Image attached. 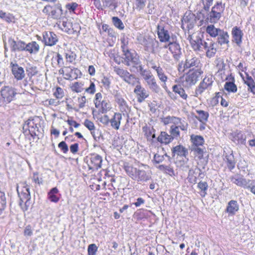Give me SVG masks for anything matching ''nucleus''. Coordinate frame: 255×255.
<instances>
[{"mask_svg":"<svg viewBox=\"0 0 255 255\" xmlns=\"http://www.w3.org/2000/svg\"><path fill=\"white\" fill-rule=\"evenodd\" d=\"M22 189L21 191H19L18 186L16 187V190L20 198L19 206L23 211H26L29 206V201L31 198L29 187L26 182L20 183Z\"/></svg>","mask_w":255,"mask_h":255,"instance_id":"1","label":"nucleus"},{"mask_svg":"<svg viewBox=\"0 0 255 255\" xmlns=\"http://www.w3.org/2000/svg\"><path fill=\"white\" fill-rule=\"evenodd\" d=\"M128 41L125 40L122 41L121 47L124 53V62L127 66H130L131 65H138L140 61L138 57H137L134 51L131 52L128 46Z\"/></svg>","mask_w":255,"mask_h":255,"instance_id":"2","label":"nucleus"},{"mask_svg":"<svg viewBox=\"0 0 255 255\" xmlns=\"http://www.w3.org/2000/svg\"><path fill=\"white\" fill-rule=\"evenodd\" d=\"M114 72L130 86H134L139 83L138 78L126 70L119 67H114Z\"/></svg>","mask_w":255,"mask_h":255,"instance_id":"3","label":"nucleus"},{"mask_svg":"<svg viewBox=\"0 0 255 255\" xmlns=\"http://www.w3.org/2000/svg\"><path fill=\"white\" fill-rule=\"evenodd\" d=\"M202 73V71L199 69L195 70H190L184 76L182 81L183 85L188 87L195 85Z\"/></svg>","mask_w":255,"mask_h":255,"instance_id":"4","label":"nucleus"},{"mask_svg":"<svg viewBox=\"0 0 255 255\" xmlns=\"http://www.w3.org/2000/svg\"><path fill=\"white\" fill-rule=\"evenodd\" d=\"M200 64V60L194 55H188L184 62L182 61L178 65L179 72H184L185 69L198 67Z\"/></svg>","mask_w":255,"mask_h":255,"instance_id":"5","label":"nucleus"},{"mask_svg":"<svg viewBox=\"0 0 255 255\" xmlns=\"http://www.w3.org/2000/svg\"><path fill=\"white\" fill-rule=\"evenodd\" d=\"M191 46L193 49L195 51H201L202 47L204 43V40H203V35L200 33H195L189 35L188 37Z\"/></svg>","mask_w":255,"mask_h":255,"instance_id":"6","label":"nucleus"},{"mask_svg":"<svg viewBox=\"0 0 255 255\" xmlns=\"http://www.w3.org/2000/svg\"><path fill=\"white\" fill-rule=\"evenodd\" d=\"M214 82V77L212 75H208L205 76L202 81L196 88L195 92V96L198 97L205 91V90L210 88Z\"/></svg>","mask_w":255,"mask_h":255,"instance_id":"7","label":"nucleus"},{"mask_svg":"<svg viewBox=\"0 0 255 255\" xmlns=\"http://www.w3.org/2000/svg\"><path fill=\"white\" fill-rule=\"evenodd\" d=\"M39 119L37 118L35 119H29L26 121L23 126V129L26 132L27 130L32 136L36 134V131H39Z\"/></svg>","mask_w":255,"mask_h":255,"instance_id":"8","label":"nucleus"},{"mask_svg":"<svg viewBox=\"0 0 255 255\" xmlns=\"http://www.w3.org/2000/svg\"><path fill=\"white\" fill-rule=\"evenodd\" d=\"M87 158L90 169L98 170L101 167L103 161L101 156L96 153H93L90 154L87 157Z\"/></svg>","mask_w":255,"mask_h":255,"instance_id":"9","label":"nucleus"},{"mask_svg":"<svg viewBox=\"0 0 255 255\" xmlns=\"http://www.w3.org/2000/svg\"><path fill=\"white\" fill-rule=\"evenodd\" d=\"M1 96L3 101L6 103H10L12 101L16 93L14 89L10 86H4L0 90Z\"/></svg>","mask_w":255,"mask_h":255,"instance_id":"10","label":"nucleus"},{"mask_svg":"<svg viewBox=\"0 0 255 255\" xmlns=\"http://www.w3.org/2000/svg\"><path fill=\"white\" fill-rule=\"evenodd\" d=\"M10 68L12 75L17 80H21L25 77V73L23 68L20 66L16 61L10 63Z\"/></svg>","mask_w":255,"mask_h":255,"instance_id":"11","label":"nucleus"},{"mask_svg":"<svg viewBox=\"0 0 255 255\" xmlns=\"http://www.w3.org/2000/svg\"><path fill=\"white\" fill-rule=\"evenodd\" d=\"M216 43L215 42L209 39L205 41L202 47V51L203 50L206 51V55L208 58L214 57L217 52V48L215 47Z\"/></svg>","mask_w":255,"mask_h":255,"instance_id":"12","label":"nucleus"},{"mask_svg":"<svg viewBox=\"0 0 255 255\" xmlns=\"http://www.w3.org/2000/svg\"><path fill=\"white\" fill-rule=\"evenodd\" d=\"M143 79L145 81L147 86L152 92L155 93H158L160 92V88L152 73L148 75H145Z\"/></svg>","mask_w":255,"mask_h":255,"instance_id":"13","label":"nucleus"},{"mask_svg":"<svg viewBox=\"0 0 255 255\" xmlns=\"http://www.w3.org/2000/svg\"><path fill=\"white\" fill-rule=\"evenodd\" d=\"M42 36L43 42L47 46H52L55 45L58 41L56 34L52 31H44Z\"/></svg>","mask_w":255,"mask_h":255,"instance_id":"14","label":"nucleus"},{"mask_svg":"<svg viewBox=\"0 0 255 255\" xmlns=\"http://www.w3.org/2000/svg\"><path fill=\"white\" fill-rule=\"evenodd\" d=\"M159 42L155 38H148L144 43L145 49L153 54H156L158 51Z\"/></svg>","mask_w":255,"mask_h":255,"instance_id":"15","label":"nucleus"},{"mask_svg":"<svg viewBox=\"0 0 255 255\" xmlns=\"http://www.w3.org/2000/svg\"><path fill=\"white\" fill-rule=\"evenodd\" d=\"M168 49L173 55V58L178 60L182 54L181 49L180 45L177 42H169L168 44Z\"/></svg>","mask_w":255,"mask_h":255,"instance_id":"16","label":"nucleus"},{"mask_svg":"<svg viewBox=\"0 0 255 255\" xmlns=\"http://www.w3.org/2000/svg\"><path fill=\"white\" fill-rule=\"evenodd\" d=\"M134 93L138 96L137 101L140 103L143 102L149 96L147 91L141 87L140 82L135 86Z\"/></svg>","mask_w":255,"mask_h":255,"instance_id":"17","label":"nucleus"},{"mask_svg":"<svg viewBox=\"0 0 255 255\" xmlns=\"http://www.w3.org/2000/svg\"><path fill=\"white\" fill-rule=\"evenodd\" d=\"M243 32L241 29L237 26H235L232 30V41L240 46L242 43Z\"/></svg>","mask_w":255,"mask_h":255,"instance_id":"18","label":"nucleus"},{"mask_svg":"<svg viewBox=\"0 0 255 255\" xmlns=\"http://www.w3.org/2000/svg\"><path fill=\"white\" fill-rule=\"evenodd\" d=\"M158 38L161 42H169L170 35L168 30L165 29L162 25H158L157 27Z\"/></svg>","mask_w":255,"mask_h":255,"instance_id":"19","label":"nucleus"},{"mask_svg":"<svg viewBox=\"0 0 255 255\" xmlns=\"http://www.w3.org/2000/svg\"><path fill=\"white\" fill-rule=\"evenodd\" d=\"M217 42L220 45L224 44L229 45V35L227 31L221 29L218 34Z\"/></svg>","mask_w":255,"mask_h":255,"instance_id":"20","label":"nucleus"},{"mask_svg":"<svg viewBox=\"0 0 255 255\" xmlns=\"http://www.w3.org/2000/svg\"><path fill=\"white\" fill-rule=\"evenodd\" d=\"M231 181L232 183L236 184L237 185L247 188V185L250 183L251 180L248 181L245 178L240 177L238 175L233 176L231 178Z\"/></svg>","mask_w":255,"mask_h":255,"instance_id":"21","label":"nucleus"},{"mask_svg":"<svg viewBox=\"0 0 255 255\" xmlns=\"http://www.w3.org/2000/svg\"><path fill=\"white\" fill-rule=\"evenodd\" d=\"M122 119V115L119 113H115L113 117L110 120L111 127L115 129H119L121 125V121Z\"/></svg>","mask_w":255,"mask_h":255,"instance_id":"22","label":"nucleus"},{"mask_svg":"<svg viewBox=\"0 0 255 255\" xmlns=\"http://www.w3.org/2000/svg\"><path fill=\"white\" fill-rule=\"evenodd\" d=\"M239 209V206L237 201L231 200L228 203L226 211L229 215H233L236 214Z\"/></svg>","mask_w":255,"mask_h":255,"instance_id":"23","label":"nucleus"},{"mask_svg":"<svg viewBox=\"0 0 255 255\" xmlns=\"http://www.w3.org/2000/svg\"><path fill=\"white\" fill-rule=\"evenodd\" d=\"M222 14L212 8L211 11L208 13L206 20L211 23H215L219 20Z\"/></svg>","mask_w":255,"mask_h":255,"instance_id":"24","label":"nucleus"},{"mask_svg":"<svg viewBox=\"0 0 255 255\" xmlns=\"http://www.w3.org/2000/svg\"><path fill=\"white\" fill-rule=\"evenodd\" d=\"M63 13L61 4L57 3L51 9L50 16L54 19H59Z\"/></svg>","mask_w":255,"mask_h":255,"instance_id":"25","label":"nucleus"},{"mask_svg":"<svg viewBox=\"0 0 255 255\" xmlns=\"http://www.w3.org/2000/svg\"><path fill=\"white\" fill-rule=\"evenodd\" d=\"M173 140V136L165 131H161L157 137L158 141L161 143L168 144Z\"/></svg>","mask_w":255,"mask_h":255,"instance_id":"26","label":"nucleus"},{"mask_svg":"<svg viewBox=\"0 0 255 255\" xmlns=\"http://www.w3.org/2000/svg\"><path fill=\"white\" fill-rule=\"evenodd\" d=\"M52 64L53 66L63 67L64 66L63 58L59 53H55L52 58Z\"/></svg>","mask_w":255,"mask_h":255,"instance_id":"27","label":"nucleus"},{"mask_svg":"<svg viewBox=\"0 0 255 255\" xmlns=\"http://www.w3.org/2000/svg\"><path fill=\"white\" fill-rule=\"evenodd\" d=\"M39 45L35 41H32L26 44L25 51H28L30 54H36L39 50Z\"/></svg>","mask_w":255,"mask_h":255,"instance_id":"28","label":"nucleus"},{"mask_svg":"<svg viewBox=\"0 0 255 255\" xmlns=\"http://www.w3.org/2000/svg\"><path fill=\"white\" fill-rule=\"evenodd\" d=\"M150 179V176L143 170L138 169L136 174V177L134 179L137 182H144Z\"/></svg>","mask_w":255,"mask_h":255,"instance_id":"29","label":"nucleus"},{"mask_svg":"<svg viewBox=\"0 0 255 255\" xmlns=\"http://www.w3.org/2000/svg\"><path fill=\"white\" fill-rule=\"evenodd\" d=\"M173 155H177L180 156L186 157L188 154L187 150L182 145H177L174 147L172 149Z\"/></svg>","mask_w":255,"mask_h":255,"instance_id":"30","label":"nucleus"},{"mask_svg":"<svg viewBox=\"0 0 255 255\" xmlns=\"http://www.w3.org/2000/svg\"><path fill=\"white\" fill-rule=\"evenodd\" d=\"M59 190L57 187L52 188L48 193L49 200L54 203H57L59 200V197L57 196Z\"/></svg>","mask_w":255,"mask_h":255,"instance_id":"31","label":"nucleus"},{"mask_svg":"<svg viewBox=\"0 0 255 255\" xmlns=\"http://www.w3.org/2000/svg\"><path fill=\"white\" fill-rule=\"evenodd\" d=\"M196 112L197 113L198 116H196L195 117L201 123L205 124L208 121L209 116L208 112L200 110H196Z\"/></svg>","mask_w":255,"mask_h":255,"instance_id":"32","label":"nucleus"},{"mask_svg":"<svg viewBox=\"0 0 255 255\" xmlns=\"http://www.w3.org/2000/svg\"><path fill=\"white\" fill-rule=\"evenodd\" d=\"M157 73V76L160 81L163 83L162 84V87L164 89H166L167 88L166 85V82L167 81V77L165 74L163 69L161 67H160L158 69L155 71Z\"/></svg>","mask_w":255,"mask_h":255,"instance_id":"33","label":"nucleus"},{"mask_svg":"<svg viewBox=\"0 0 255 255\" xmlns=\"http://www.w3.org/2000/svg\"><path fill=\"white\" fill-rule=\"evenodd\" d=\"M124 168L128 175L134 180L136 177V174L138 169L135 168L128 164L125 165Z\"/></svg>","mask_w":255,"mask_h":255,"instance_id":"34","label":"nucleus"},{"mask_svg":"<svg viewBox=\"0 0 255 255\" xmlns=\"http://www.w3.org/2000/svg\"><path fill=\"white\" fill-rule=\"evenodd\" d=\"M71 23L67 21H62L61 24V28L63 30L66 31L69 34H72L74 33H76L78 34L79 33L80 30L77 31V30H74L73 28L71 29Z\"/></svg>","mask_w":255,"mask_h":255,"instance_id":"35","label":"nucleus"},{"mask_svg":"<svg viewBox=\"0 0 255 255\" xmlns=\"http://www.w3.org/2000/svg\"><path fill=\"white\" fill-rule=\"evenodd\" d=\"M201 171V169L197 167L194 169L191 168L189 169L188 172L189 181L192 184H195L197 182V177L195 174Z\"/></svg>","mask_w":255,"mask_h":255,"instance_id":"36","label":"nucleus"},{"mask_svg":"<svg viewBox=\"0 0 255 255\" xmlns=\"http://www.w3.org/2000/svg\"><path fill=\"white\" fill-rule=\"evenodd\" d=\"M221 29L216 28L214 25L210 24L207 26L206 29V32L212 37H216Z\"/></svg>","mask_w":255,"mask_h":255,"instance_id":"37","label":"nucleus"},{"mask_svg":"<svg viewBox=\"0 0 255 255\" xmlns=\"http://www.w3.org/2000/svg\"><path fill=\"white\" fill-rule=\"evenodd\" d=\"M245 83L248 86V90H250L255 95V82L254 79L249 75H247L246 80H244Z\"/></svg>","mask_w":255,"mask_h":255,"instance_id":"38","label":"nucleus"},{"mask_svg":"<svg viewBox=\"0 0 255 255\" xmlns=\"http://www.w3.org/2000/svg\"><path fill=\"white\" fill-rule=\"evenodd\" d=\"M233 141H237L238 143L245 144L246 141V135L241 131L236 132L233 136Z\"/></svg>","mask_w":255,"mask_h":255,"instance_id":"39","label":"nucleus"},{"mask_svg":"<svg viewBox=\"0 0 255 255\" xmlns=\"http://www.w3.org/2000/svg\"><path fill=\"white\" fill-rule=\"evenodd\" d=\"M191 140L193 144L196 146L202 145L204 142V138L201 135H191Z\"/></svg>","mask_w":255,"mask_h":255,"instance_id":"40","label":"nucleus"},{"mask_svg":"<svg viewBox=\"0 0 255 255\" xmlns=\"http://www.w3.org/2000/svg\"><path fill=\"white\" fill-rule=\"evenodd\" d=\"M173 91L179 95L184 100H186L188 96L185 93V90L180 85H174L173 86Z\"/></svg>","mask_w":255,"mask_h":255,"instance_id":"41","label":"nucleus"},{"mask_svg":"<svg viewBox=\"0 0 255 255\" xmlns=\"http://www.w3.org/2000/svg\"><path fill=\"white\" fill-rule=\"evenodd\" d=\"M158 168L165 173L169 174L171 176L175 175L174 169L170 165H160L158 166Z\"/></svg>","mask_w":255,"mask_h":255,"instance_id":"42","label":"nucleus"},{"mask_svg":"<svg viewBox=\"0 0 255 255\" xmlns=\"http://www.w3.org/2000/svg\"><path fill=\"white\" fill-rule=\"evenodd\" d=\"M198 188L200 190V195L202 197H205L207 194V190L208 189V185L206 182L200 181L198 183Z\"/></svg>","mask_w":255,"mask_h":255,"instance_id":"43","label":"nucleus"},{"mask_svg":"<svg viewBox=\"0 0 255 255\" xmlns=\"http://www.w3.org/2000/svg\"><path fill=\"white\" fill-rule=\"evenodd\" d=\"M84 125L89 130L91 131V133L93 137L95 139H96V136L94 131L95 129V127L94 123L92 121L88 119H86L84 121Z\"/></svg>","mask_w":255,"mask_h":255,"instance_id":"44","label":"nucleus"},{"mask_svg":"<svg viewBox=\"0 0 255 255\" xmlns=\"http://www.w3.org/2000/svg\"><path fill=\"white\" fill-rule=\"evenodd\" d=\"M224 89L228 92L236 93L237 91V86L233 82H227L224 85Z\"/></svg>","mask_w":255,"mask_h":255,"instance_id":"45","label":"nucleus"},{"mask_svg":"<svg viewBox=\"0 0 255 255\" xmlns=\"http://www.w3.org/2000/svg\"><path fill=\"white\" fill-rule=\"evenodd\" d=\"M227 166L230 170H232L235 167L236 162L234 159V155L232 154H230L229 155L226 156Z\"/></svg>","mask_w":255,"mask_h":255,"instance_id":"46","label":"nucleus"},{"mask_svg":"<svg viewBox=\"0 0 255 255\" xmlns=\"http://www.w3.org/2000/svg\"><path fill=\"white\" fill-rule=\"evenodd\" d=\"M225 8V3H223L222 1H217L215 4L212 7L214 10L219 12V13L222 14Z\"/></svg>","mask_w":255,"mask_h":255,"instance_id":"47","label":"nucleus"},{"mask_svg":"<svg viewBox=\"0 0 255 255\" xmlns=\"http://www.w3.org/2000/svg\"><path fill=\"white\" fill-rule=\"evenodd\" d=\"M101 108L102 109V113H105L111 109V105L109 101L104 100L101 102L99 106V108Z\"/></svg>","mask_w":255,"mask_h":255,"instance_id":"48","label":"nucleus"},{"mask_svg":"<svg viewBox=\"0 0 255 255\" xmlns=\"http://www.w3.org/2000/svg\"><path fill=\"white\" fill-rule=\"evenodd\" d=\"M6 203V197L4 192L0 191V214L5 209Z\"/></svg>","mask_w":255,"mask_h":255,"instance_id":"49","label":"nucleus"},{"mask_svg":"<svg viewBox=\"0 0 255 255\" xmlns=\"http://www.w3.org/2000/svg\"><path fill=\"white\" fill-rule=\"evenodd\" d=\"M112 21L113 22L114 25L118 28L120 30L124 29L125 26L124 23L122 21V20L119 18L118 17H113L112 18Z\"/></svg>","mask_w":255,"mask_h":255,"instance_id":"50","label":"nucleus"},{"mask_svg":"<svg viewBox=\"0 0 255 255\" xmlns=\"http://www.w3.org/2000/svg\"><path fill=\"white\" fill-rule=\"evenodd\" d=\"M0 18L8 22H12L13 19L11 14L10 13H6L2 11L1 10L0 11Z\"/></svg>","mask_w":255,"mask_h":255,"instance_id":"51","label":"nucleus"},{"mask_svg":"<svg viewBox=\"0 0 255 255\" xmlns=\"http://www.w3.org/2000/svg\"><path fill=\"white\" fill-rule=\"evenodd\" d=\"M170 135L173 136V138L177 137L180 135L179 129L178 127L176 126H171L170 127Z\"/></svg>","mask_w":255,"mask_h":255,"instance_id":"52","label":"nucleus"},{"mask_svg":"<svg viewBox=\"0 0 255 255\" xmlns=\"http://www.w3.org/2000/svg\"><path fill=\"white\" fill-rule=\"evenodd\" d=\"M143 130L145 132V134L147 136H151L152 139L155 138V130L153 128H148L143 127Z\"/></svg>","mask_w":255,"mask_h":255,"instance_id":"53","label":"nucleus"},{"mask_svg":"<svg viewBox=\"0 0 255 255\" xmlns=\"http://www.w3.org/2000/svg\"><path fill=\"white\" fill-rule=\"evenodd\" d=\"M117 102L121 107V110L126 111L128 108L127 102L123 98H119Z\"/></svg>","mask_w":255,"mask_h":255,"instance_id":"54","label":"nucleus"},{"mask_svg":"<svg viewBox=\"0 0 255 255\" xmlns=\"http://www.w3.org/2000/svg\"><path fill=\"white\" fill-rule=\"evenodd\" d=\"M104 99L102 98V95L100 93H98L95 95V100L94 101L95 107L97 108H99V104Z\"/></svg>","mask_w":255,"mask_h":255,"instance_id":"55","label":"nucleus"},{"mask_svg":"<svg viewBox=\"0 0 255 255\" xmlns=\"http://www.w3.org/2000/svg\"><path fill=\"white\" fill-rule=\"evenodd\" d=\"M203 4V9L206 11H209L210 6L213 4V0H201Z\"/></svg>","mask_w":255,"mask_h":255,"instance_id":"56","label":"nucleus"},{"mask_svg":"<svg viewBox=\"0 0 255 255\" xmlns=\"http://www.w3.org/2000/svg\"><path fill=\"white\" fill-rule=\"evenodd\" d=\"M103 1V5L106 7H112L116 8L117 5L115 2V0H102Z\"/></svg>","mask_w":255,"mask_h":255,"instance_id":"57","label":"nucleus"},{"mask_svg":"<svg viewBox=\"0 0 255 255\" xmlns=\"http://www.w3.org/2000/svg\"><path fill=\"white\" fill-rule=\"evenodd\" d=\"M192 164V162L189 161L188 159H187L184 162V163L183 164L181 165V167L183 170L186 171L188 170H189V169L191 168Z\"/></svg>","mask_w":255,"mask_h":255,"instance_id":"58","label":"nucleus"},{"mask_svg":"<svg viewBox=\"0 0 255 255\" xmlns=\"http://www.w3.org/2000/svg\"><path fill=\"white\" fill-rule=\"evenodd\" d=\"M80 73V71L77 68H73L72 73L70 76L68 77L67 80L76 79L78 78L79 74Z\"/></svg>","mask_w":255,"mask_h":255,"instance_id":"59","label":"nucleus"},{"mask_svg":"<svg viewBox=\"0 0 255 255\" xmlns=\"http://www.w3.org/2000/svg\"><path fill=\"white\" fill-rule=\"evenodd\" d=\"M54 95L57 99H61L64 96L63 89L60 87H57L55 91L54 92Z\"/></svg>","mask_w":255,"mask_h":255,"instance_id":"60","label":"nucleus"},{"mask_svg":"<svg viewBox=\"0 0 255 255\" xmlns=\"http://www.w3.org/2000/svg\"><path fill=\"white\" fill-rule=\"evenodd\" d=\"M23 234L25 236L30 237L33 234V229L31 225H28L26 226L24 230Z\"/></svg>","mask_w":255,"mask_h":255,"instance_id":"61","label":"nucleus"},{"mask_svg":"<svg viewBox=\"0 0 255 255\" xmlns=\"http://www.w3.org/2000/svg\"><path fill=\"white\" fill-rule=\"evenodd\" d=\"M85 91L89 94H93L96 91V87L95 84L90 81V84L89 87L86 89Z\"/></svg>","mask_w":255,"mask_h":255,"instance_id":"62","label":"nucleus"},{"mask_svg":"<svg viewBox=\"0 0 255 255\" xmlns=\"http://www.w3.org/2000/svg\"><path fill=\"white\" fill-rule=\"evenodd\" d=\"M58 147L64 153H66L68 151V147L66 143L62 141L58 144Z\"/></svg>","mask_w":255,"mask_h":255,"instance_id":"63","label":"nucleus"},{"mask_svg":"<svg viewBox=\"0 0 255 255\" xmlns=\"http://www.w3.org/2000/svg\"><path fill=\"white\" fill-rule=\"evenodd\" d=\"M97 250V247L95 244L90 245L88 247V251L89 255H94Z\"/></svg>","mask_w":255,"mask_h":255,"instance_id":"64","label":"nucleus"}]
</instances>
